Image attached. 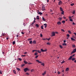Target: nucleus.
<instances>
[{
	"label": "nucleus",
	"instance_id": "obj_1",
	"mask_svg": "<svg viewBox=\"0 0 76 76\" xmlns=\"http://www.w3.org/2000/svg\"><path fill=\"white\" fill-rule=\"evenodd\" d=\"M75 52H76V48H75L73 50V51L71 53V54L75 53Z\"/></svg>",
	"mask_w": 76,
	"mask_h": 76
},
{
	"label": "nucleus",
	"instance_id": "obj_2",
	"mask_svg": "<svg viewBox=\"0 0 76 76\" xmlns=\"http://www.w3.org/2000/svg\"><path fill=\"white\" fill-rule=\"evenodd\" d=\"M41 51H42V52H45L47 51V50L46 49L45 50H43V49H41Z\"/></svg>",
	"mask_w": 76,
	"mask_h": 76
},
{
	"label": "nucleus",
	"instance_id": "obj_3",
	"mask_svg": "<svg viewBox=\"0 0 76 76\" xmlns=\"http://www.w3.org/2000/svg\"><path fill=\"white\" fill-rule=\"evenodd\" d=\"M42 11H44V10H45V6L44 5L42 6Z\"/></svg>",
	"mask_w": 76,
	"mask_h": 76
},
{
	"label": "nucleus",
	"instance_id": "obj_4",
	"mask_svg": "<svg viewBox=\"0 0 76 76\" xmlns=\"http://www.w3.org/2000/svg\"><path fill=\"white\" fill-rule=\"evenodd\" d=\"M55 32H53L52 33V35L51 36V37H53L54 36H55Z\"/></svg>",
	"mask_w": 76,
	"mask_h": 76
},
{
	"label": "nucleus",
	"instance_id": "obj_5",
	"mask_svg": "<svg viewBox=\"0 0 76 76\" xmlns=\"http://www.w3.org/2000/svg\"><path fill=\"white\" fill-rule=\"evenodd\" d=\"M24 70L25 72H26L27 71H28V68H26L24 69Z\"/></svg>",
	"mask_w": 76,
	"mask_h": 76
},
{
	"label": "nucleus",
	"instance_id": "obj_6",
	"mask_svg": "<svg viewBox=\"0 0 76 76\" xmlns=\"http://www.w3.org/2000/svg\"><path fill=\"white\" fill-rule=\"evenodd\" d=\"M57 25H61V22L60 21H58L57 23Z\"/></svg>",
	"mask_w": 76,
	"mask_h": 76
},
{
	"label": "nucleus",
	"instance_id": "obj_7",
	"mask_svg": "<svg viewBox=\"0 0 76 76\" xmlns=\"http://www.w3.org/2000/svg\"><path fill=\"white\" fill-rule=\"evenodd\" d=\"M72 58V56H70L68 59V60H71Z\"/></svg>",
	"mask_w": 76,
	"mask_h": 76
},
{
	"label": "nucleus",
	"instance_id": "obj_8",
	"mask_svg": "<svg viewBox=\"0 0 76 76\" xmlns=\"http://www.w3.org/2000/svg\"><path fill=\"white\" fill-rule=\"evenodd\" d=\"M61 4H62V1H59L58 2L59 5H60Z\"/></svg>",
	"mask_w": 76,
	"mask_h": 76
},
{
	"label": "nucleus",
	"instance_id": "obj_9",
	"mask_svg": "<svg viewBox=\"0 0 76 76\" xmlns=\"http://www.w3.org/2000/svg\"><path fill=\"white\" fill-rule=\"evenodd\" d=\"M36 61H37V62H38V63H42V62H41L38 60H36Z\"/></svg>",
	"mask_w": 76,
	"mask_h": 76
},
{
	"label": "nucleus",
	"instance_id": "obj_10",
	"mask_svg": "<svg viewBox=\"0 0 76 76\" xmlns=\"http://www.w3.org/2000/svg\"><path fill=\"white\" fill-rule=\"evenodd\" d=\"M71 40H72V41H75L76 40L75 39H73V37H71Z\"/></svg>",
	"mask_w": 76,
	"mask_h": 76
},
{
	"label": "nucleus",
	"instance_id": "obj_11",
	"mask_svg": "<svg viewBox=\"0 0 76 76\" xmlns=\"http://www.w3.org/2000/svg\"><path fill=\"white\" fill-rule=\"evenodd\" d=\"M45 74H46V71H45L44 73L42 74V75L44 76V75H45Z\"/></svg>",
	"mask_w": 76,
	"mask_h": 76
},
{
	"label": "nucleus",
	"instance_id": "obj_12",
	"mask_svg": "<svg viewBox=\"0 0 76 76\" xmlns=\"http://www.w3.org/2000/svg\"><path fill=\"white\" fill-rule=\"evenodd\" d=\"M69 68H66L65 70L66 72H67V71H69Z\"/></svg>",
	"mask_w": 76,
	"mask_h": 76
},
{
	"label": "nucleus",
	"instance_id": "obj_13",
	"mask_svg": "<svg viewBox=\"0 0 76 76\" xmlns=\"http://www.w3.org/2000/svg\"><path fill=\"white\" fill-rule=\"evenodd\" d=\"M24 63H25V64H28V62L26 61H24Z\"/></svg>",
	"mask_w": 76,
	"mask_h": 76
},
{
	"label": "nucleus",
	"instance_id": "obj_14",
	"mask_svg": "<svg viewBox=\"0 0 76 76\" xmlns=\"http://www.w3.org/2000/svg\"><path fill=\"white\" fill-rule=\"evenodd\" d=\"M60 10L61 12H62V11H63V9L61 7H60Z\"/></svg>",
	"mask_w": 76,
	"mask_h": 76
},
{
	"label": "nucleus",
	"instance_id": "obj_15",
	"mask_svg": "<svg viewBox=\"0 0 76 76\" xmlns=\"http://www.w3.org/2000/svg\"><path fill=\"white\" fill-rule=\"evenodd\" d=\"M35 21L34 20V21L33 22H32L31 23V25H34V23H35Z\"/></svg>",
	"mask_w": 76,
	"mask_h": 76
},
{
	"label": "nucleus",
	"instance_id": "obj_16",
	"mask_svg": "<svg viewBox=\"0 0 76 76\" xmlns=\"http://www.w3.org/2000/svg\"><path fill=\"white\" fill-rule=\"evenodd\" d=\"M16 69L18 71H20V69H19L18 68H16Z\"/></svg>",
	"mask_w": 76,
	"mask_h": 76
},
{
	"label": "nucleus",
	"instance_id": "obj_17",
	"mask_svg": "<svg viewBox=\"0 0 76 76\" xmlns=\"http://www.w3.org/2000/svg\"><path fill=\"white\" fill-rule=\"evenodd\" d=\"M35 26L37 28H38V27H39V25H38V24H37Z\"/></svg>",
	"mask_w": 76,
	"mask_h": 76
},
{
	"label": "nucleus",
	"instance_id": "obj_18",
	"mask_svg": "<svg viewBox=\"0 0 76 76\" xmlns=\"http://www.w3.org/2000/svg\"><path fill=\"white\" fill-rule=\"evenodd\" d=\"M72 46L73 48H75L76 47V46H75V45H72Z\"/></svg>",
	"mask_w": 76,
	"mask_h": 76
},
{
	"label": "nucleus",
	"instance_id": "obj_19",
	"mask_svg": "<svg viewBox=\"0 0 76 76\" xmlns=\"http://www.w3.org/2000/svg\"><path fill=\"white\" fill-rule=\"evenodd\" d=\"M44 25L45 26V28H47V24H44Z\"/></svg>",
	"mask_w": 76,
	"mask_h": 76
},
{
	"label": "nucleus",
	"instance_id": "obj_20",
	"mask_svg": "<svg viewBox=\"0 0 76 76\" xmlns=\"http://www.w3.org/2000/svg\"><path fill=\"white\" fill-rule=\"evenodd\" d=\"M13 72L15 74H16V72L15 71V70H13Z\"/></svg>",
	"mask_w": 76,
	"mask_h": 76
},
{
	"label": "nucleus",
	"instance_id": "obj_21",
	"mask_svg": "<svg viewBox=\"0 0 76 76\" xmlns=\"http://www.w3.org/2000/svg\"><path fill=\"white\" fill-rule=\"evenodd\" d=\"M29 44H32V41L31 40L29 42Z\"/></svg>",
	"mask_w": 76,
	"mask_h": 76
},
{
	"label": "nucleus",
	"instance_id": "obj_22",
	"mask_svg": "<svg viewBox=\"0 0 76 76\" xmlns=\"http://www.w3.org/2000/svg\"><path fill=\"white\" fill-rule=\"evenodd\" d=\"M33 44H36V41H35V40H34L33 42Z\"/></svg>",
	"mask_w": 76,
	"mask_h": 76
},
{
	"label": "nucleus",
	"instance_id": "obj_23",
	"mask_svg": "<svg viewBox=\"0 0 76 76\" xmlns=\"http://www.w3.org/2000/svg\"><path fill=\"white\" fill-rule=\"evenodd\" d=\"M37 19H39V16H37Z\"/></svg>",
	"mask_w": 76,
	"mask_h": 76
},
{
	"label": "nucleus",
	"instance_id": "obj_24",
	"mask_svg": "<svg viewBox=\"0 0 76 76\" xmlns=\"http://www.w3.org/2000/svg\"><path fill=\"white\" fill-rule=\"evenodd\" d=\"M59 20L60 21H61V20L62 19V18H58Z\"/></svg>",
	"mask_w": 76,
	"mask_h": 76
},
{
	"label": "nucleus",
	"instance_id": "obj_25",
	"mask_svg": "<svg viewBox=\"0 0 76 76\" xmlns=\"http://www.w3.org/2000/svg\"><path fill=\"white\" fill-rule=\"evenodd\" d=\"M37 52H38V53H41V51L39 50H38Z\"/></svg>",
	"mask_w": 76,
	"mask_h": 76
},
{
	"label": "nucleus",
	"instance_id": "obj_26",
	"mask_svg": "<svg viewBox=\"0 0 76 76\" xmlns=\"http://www.w3.org/2000/svg\"><path fill=\"white\" fill-rule=\"evenodd\" d=\"M43 26H41V28L42 29H44V28H43Z\"/></svg>",
	"mask_w": 76,
	"mask_h": 76
},
{
	"label": "nucleus",
	"instance_id": "obj_27",
	"mask_svg": "<svg viewBox=\"0 0 76 76\" xmlns=\"http://www.w3.org/2000/svg\"><path fill=\"white\" fill-rule=\"evenodd\" d=\"M75 58H72V61H74V60H75Z\"/></svg>",
	"mask_w": 76,
	"mask_h": 76
},
{
	"label": "nucleus",
	"instance_id": "obj_28",
	"mask_svg": "<svg viewBox=\"0 0 76 76\" xmlns=\"http://www.w3.org/2000/svg\"><path fill=\"white\" fill-rule=\"evenodd\" d=\"M72 14L74 15V14H75V10L73 11V12H72Z\"/></svg>",
	"mask_w": 76,
	"mask_h": 76
},
{
	"label": "nucleus",
	"instance_id": "obj_29",
	"mask_svg": "<svg viewBox=\"0 0 76 76\" xmlns=\"http://www.w3.org/2000/svg\"><path fill=\"white\" fill-rule=\"evenodd\" d=\"M38 14H39V15H42V13L41 12H38Z\"/></svg>",
	"mask_w": 76,
	"mask_h": 76
},
{
	"label": "nucleus",
	"instance_id": "obj_30",
	"mask_svg": "<svg viewBox=\"0 0 76 76\" xmlns=\"http://www.w3.org/2000/svg\"><path fill=\"white\" fill-rule=\"evenodd\" d=\"M41 65H42V66H44V63L42 62V64H41Z\"/></svg>",
	"mask_w": 76,
	"mask_h": 76
},
{
	"label": "nucleus",
	"instance_id": "obj_31",
	"mask_svg": "<svg viewBox=\"0 0 76 76\" xmlns=\"http://www.w3.org/2000/svg\"><path fill=\"white\" fill-rule=\"evenodd\" d=\"M61 14L62 15H64V11H62V12H61Z\"/></svg>",
	"mask_w": 76,
	"mask_h": 76
},
{
	"label": "nucleus",
	"instance_id": "obj_32",
	"mask_svg": "<svg viewBox=\"0 0 76 76\" xmlns=\"http://www.w3.org/2000/svg\"><path fill=\"white\" fill-rule=\"evenodd\" d=\"M61 31L62 32H65V31H64V30L63 29H61Z\"/></svg>",
	"mask_w": 76,
	"mask_h": 76
},
{
	"label": "nucleus",
	"instance_id": "obj_33",
	"mask_svg": "<svg viewBox=\"0 0 76 76\" xmlns=\"http://www.w3.org/2000/svg\"><path fill=\"white\" fill-rule=\"evenodd\" d=\"M47 45H50L51 44H50V43L48 42H47Z\"/></svg>",
	"mask_w": 76,
	"mask_h": 76
},
{
	"label": "nucleus",
	"instance_id": "obj_34",
	"mask_svg": "<svg viewBox=\"0 0 76 76\" xmlns=\"http://www.w3.org/2000/svg\"><path fill=\"white\" fill-rule=\"evenodd\" d=\"M42 20H44V21H45V19H44V17H42Z\"/></svg>",
	"mask_w": 76,
	"mask_h": 76
},
{
	"label": "nucleus",
	"instance_id": "obj_35",
	"mask_svg": "<svg viewBox=\"0 0 76 76\" xmlns=\"http://www.w3.org/2000/svg\"><path fill=\"white\" fill-rule=\"evenodd\" d=\"M12 44L13 45H15V41H13L12 42Z\"/></svg>",
	"mask_w": 76,
	"mask_h": 76
},
{
	"label": "nucleus",
	"instance_id": "obj_36",
	"mask_svg": "<svg viewBox=\"0 0 76 76\" xmlns=\"http://www.w3.org/2000/svg\"><path fill=\"white\" fill-rule=\"evenodd\" d=\"M38 53H37V52H36L35 53H34V55L35 56H37V55Z\"/></svg>",
	"mask_w": 76,
	"mask_h": 76
},
{
	"label": "nucleus",
	"instance_id": "obj_37",
	"mask_svg": "<svg viewBox=\"0 0 76 76\" xmlns=\"http://www.w3.org/2000/svg\"><path fill=\"white\" fill-rule=\"evenodd\" d=\"M62 23H65V21L64 20L62 21Z\"/></svg>",
	"mask_w": 76,
	"mask_h": 76
},
{
	"label": "nucleus",
	"instance_id": "obj_38",
	"mask_svg": "<svg viewBox=\"0 0 76 76\" xmlns=\"http://www.w3.org/2000/svg\"><path fill=\"white\" fill-rule=\"evenodd\" d=\"M74 3L71 4V6H74Z\"/></svg>",
	"mask_w": 76,
	"mask_h": 76
},
{
	"label": "nucleus",
	"instance_id": "obj_39",
	"mask_svg": "<svg viewBox=\"0 0 76 76\" xmlns=\"http://www.w3.org/2000/svg\"><path fill=\"white\" fill-rule=\"evenodd\" d=\"M34 69H32L31 70V72H34Z\"/></svg>",
	"mask_w": 76,
	"mask_h": 76
},
{
	"label": "nucleus",
	"instance_id": "obj_40",
	"mask_svg": "<svg viewBox=\"0 0 76 76\" xmlns=\"http://www.w3.org/2000/svg\"><path fill=\"white\" fill-rule=\"evenodd\" d=\"M18 60H19V61H22V59H21L20 58H18Z\"/></svg>",
	"mask_w": 76,
	"mask_h": 76
},
{
	"label": "nucleus",
	"instance_id": "obj_41",
	"mask_svg": "<svg viewBox=\"0 0 76 76\" xmlns=\"http://www.w3.org/2000/svg\"><path fill=\"white\" fill-rule=\"evenodd\" d=\"M64 62H65V61H63L62 62H61V64H63V63H64Z\"/></svg>",
	"mask_w": 76,
	"mask_h": 76
},
{
	"label": "nucleus",
	"instance_id": "obj_42",
	"mask_svg": "<svg viewBox=\"0 0 76 76\" xmlns=\"http://www.w3.org/2000/svg\"><path fill=\"white\" fill-rule=\"evenodd\" d=\"M59 47L61 48H63V47L61 46V45H59Z\"/></svg>",
	"mask_w": 76,
	"mask_h": 76
},
{
	"label": "nucleus",
	"instance_id": "obj_43",
	"mask_svg": "<svg viewBox=\"0 0 76 76\" xmlns=\"http://www.w3.org/2000/svg\"><path fill=\"white\" fill-rule=\"evenodd\" d=\"M63 45H66V44L64 43L62 44Z\"/></svg>",
	"mask_w": 76,
	"mask_h": 76
},
{
	"label": "nucleus",
	"instance_id": "obj_44",
	"mask_svg": "<svg viewBox=\"0 0 76 76\" xmlns=\"http://www.w3.org/2000/svg\"><path fill=\"white\" fill-rule=\"evenodd\" d=\"M69 20L71 22H73V20L72 19H70Z\"/></svg>",
	"mask_w": 76,
	"mask_h": 76
},
{
	"label": "nucleus",
	"instance_id": "obj_45",
	"mask_svg": "<svg viewBox=\"0 0 76 76\" xmlns=\"http://www.w3.org/2000/svg\"><path fill=\"white\" fill-rule=\"evenodd\" d=\"M68 32L69 34H71V31L70 30H69Z\"/></svg>",
	"mask_w": 76,
	"mask_h": 76
},
{
	"label": "nucleus",
	"instance_id": "obj_46",
	"mask_svg": "<svg viewBox=\"0 0 76 76\" xmlns=\"http://www.w3.org/2000/svg\"><path fill=\"white\" fill-rule=\"evenodd\" d=\"M67 37H70V35L69 34H67Z\"/></svg>",
	"mask_w": 76,
	"mask_h": 76
},
{
	"label": "nucleus",
	"instance_id": "obj_47",
	"mask_svg": "<svg viewBox=\"0 0 76 76\" xmlns=\"http://www.w3.org/2000/svg\"><path fill=\"white\" fill-rule=\"evenodd\" d=\"M38 56H36L35 57V58H38Z\"/></svg>",
	"mask_w": 76,
	"mask_h": 76
},
{
	"label": "nucleus",
	"instance_id": "obj_48",
	"mask_svg": "<svg viewBox=\"0 0 76 76\" xmlns=\"http://www.w3.org/2000/svg\"><path fill=\"white\" fill-rule=\"evenodd\" d=\"M31 40H32V39L29 38V39H28V41H30Z\"/></svg>",
	"mask_w": 76,
	"mask_h": 76
},
{
	"label": "nucleus",
	"instance_id": "obj_49",
	"mask_svg": "<svg viewBox=\"0 0 76 76\" xmlns=\"http://www.w3.org/2000/svg\"><path fill=\"white\" fill-rule=\"evenodd\" d=\"M40 35L41 37H42V34H40Z\"/></svg>",
	"mask_w": 76,
	"mask_h": 76
},
{
	"label": "nucleus",
	"instance_id": "obj_50",
	"mask_svg": "<svg viewBox=\"0 0 76 76\" xmlns=\"http://www.w3.org/2000/svg\"><path fill=\"white\" fill-rule=\"evenodd\" d=\"M58 75H59V74H60V72L58 71Z\"/></svg>",
	"mask_w": 76,
	"mask_h": 76
},
{
	"label": "nucleus",
	"instance_id": "obj_51",
	"mask_svg": "<svg viewBox=\"0 0 76 76\" xmlns=\"http://www.w3.org/2000/svg\"><path fill=\"white\" fill-rule=\"evenodd\" d=\"M42 39L43 40H46V39H47V38H46V39Z\"/></svg>",
	"mask_w": 76,
	"mask_h": 76
},
{
	"label": "nucleus",
	"instance_id": "obj_52",
	"mask_svg": "<svg viewBox=\"0 0 76 76\" xmlns=\"http://www.w3.org/2000/svg\"><path fill=\"white\" fill-rule=\"evenodd\" d=\"M25 66V64H22V65H21V66H22V67H23V66Z\"/></svg>",
	"mask_w": 76,
	"mask_h": 76
},
{
	"label": "nucleus",
	"instance_id": "obj_53",
	"mask_svg": "<svg viewBox=\"0 0 76 76\" xmlns=\"http://www.w3.org/2000/svg\"><path fill=\"white\" fill-rule=\"evenodd\" d=\"M63 18L64 19H66V17H63Z\"/></svg>",
	"mask_w": 76,
	"mask_h": 76
},
{
	"label": "nucleus",
	"instance_id": "obj_54",
	"mask_svg": "<svg viewBox=\"0 0 76 76\" xmlns=\"http://www.w3.org/2000/svg\"><path fill=\"white\" fill-rule=\"evenodd\" d=\"M22 57H25V56H26V55H21Z\"/></svg>",
	"mask_w": 76,
	"mask_h": 76
},
{
	"label": "nucleus",
	"instance_id": "obj_55",
	"mask_svg": "<svg viewBox=\"0 0 76 76\" xmlns=\"http://www.w3.org/2000/svg\"><path fill=\"white\" fill-rule=\"evenodd\" d=\"M75 56V54H73L72 56V57H74V56Z\"/></svg>",
	"mask_w": 76,
	"mask_h": 76
},
{
	"label": "nucleus",
	"instance_id": "obj_56",
	"mask_svg": "<svg viewBox=\"0 0 76 76\" xmlns=\"http://www.w3.org/2000/svg\"><path fill=\"white\" fill-rule=\"evenodd\" d=\"M47 39L48 40V41H50V38H49V39Z\"/></svg>",
	"mask_w": 76,
	"mask_h": 76
},
{
	"label": "nucleus",
	"instance_id": "obj_57",
	"mask_svg": "<svg viewBox=\"0 0 76 76\" xmlns=\"http://www.w3.org/2000/svg\"><path fill=\"white\" fill-rule=\"evenodd\" d=\"M72 24H73V25H76V24H75V23L73 22V23H72Z\"/></svg>",
	"mask_w": 76,
	"mask_h": 76
},
{
	"label": "nucleus",
	"instance_id": "obj_58",
	"mask_svg": "<svg viewBox=\"0 0 76 76\" xmlns=\"http://www.w3.org/2000/svg\"><path fill=\"white\" fill-rule=\"evenodd\" d=\"M0 74H2V72L1 71H0Z\"/></svg>",
	"mask_w": 76,
	"mask_h": 76
},
{
	"label": "nucleus",
	"instance_id": "obj_59",
	"mask_svg": "<svg viewBox=\"0 0 76 76\" xmlns=\"http://www.w3.org/2000/svg\"><path fill=\"white\" fill-rule=\"evenodd\" d=\"M73 34L75 35V36H76V33L74 32Z\"/></svg>",
	"mask_w": 76,
	"mask_h": 76
},
{
	"label": "nucleus",
	"instance_id": "obj_60",
	"mask_svg": "<svg viewBox=\"0 0 76 76\" xmlns=\"http://www.w3.org/2000/svg\"><path fill=\"white\" fill-rule=\"evenodd\" d=\"M2 36H5V34H2Z\"/></svg>",
	"mask_w": 76,
	"mask_h": 76
},
{
	"label": "nucleus",
	"instance_id": "obj_61",
	"mask_svg": "<svg viewBox=\"0 0 76 76\" xmlns=\"http://www.w3.org/2000/svg\"><path fill=\"white\" fill-rule=\"evenodd\" d=\"M27 54V52H25L24 53V54Z\"/></svg>",
	"mask_w": 76,
	"mask_h": 76
},
{
	"label": "nucleus",
	"instance_id": "obj_62",
	"mask_svg": "<svg viewBox=\"0 0 76 76\" xmlns=\"http://www.w3.org/2000/svg\"><path fill=\"white\" fill-rule=\"evenodd\" d=\"M66 42V41L64 40V42L65 43V42Z\"/></svg>",
	"mask_w": 76,
	"mask_h": 76
},
{
	"label": "nucleus",
	"instance_id": "obj_63",
	"mask_svg": "<svg viewBox=\"0 0 76 76\" xmlns=\"http://www.w3.org/2000/svg\"><path fill=\"white\" fill-rule=\"evenodd\" d=\"M21 34H24V33L23 32H21Z\"/></svg>",
	"mask_w": 76,
	"mask_h": 76
},
{
	"label": "nucleus",
	"instance_id": "obj_64",
	"mask_svg": "<svg viewBox=\"0 0 76 76\" xmlns=\"http://www.w3.org/2000/svg\"><path fill=\"white\" fill-rule=\"evenodd\" d=\"M74 62L75 63H76V60L74 61Z\"/></svg>",
	"mask_w": 76,
	"mask_h": 76
}]
</instances>
